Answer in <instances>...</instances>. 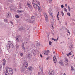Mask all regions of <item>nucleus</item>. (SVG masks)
<instances>
[{"label": "nucleus", "mask_w": 75, "mask_h": 75, "mask_svg": "<svg viewBox=\"0 0 75 75\" xmlns=\"http://www.w3.org/2000/svg\"><path fill=\"white\" fill-rule=\"evenodd\" d=\"M45 19L46 20V21L47 22V23L48 22V17L47 18H45Z\"/></svg>", "instance_id": "30"}, {"label": "nucleus", "mask_w": 75, "mask_h": 75, "mask_svg": "<svg viewBox=\"0 0 75 75\" xmlns=\"http://www.w3.org/2000/svg\"><path fill=\"white\" fill-rule=\"evenodd\" d=\"M19 45H16V49H18L19 48Z\"/></svg>", "instance_id": "28"}, {"label": "nucleus", "mask_w": 75, "mask_h": 75, "mask_svg": "<svg viewBox=\"0 0 75 75\" xmlns=\"http://www.w3.org/2000/svg\"><path fill=\"white\" fill-rule=\"evenodd\" d=\"M4 10H7V8L5 7H4Z\"/></svg>", "instance_id": "53"}, {"label": "nucleus", "mask_w": 75, "mask_h": 75, "mask_svg": "<svg viewBox=\"0 0 75 75\" xmlns=\"http://www.w3.org/2000/svg\"><path fill=\"white\" fill-rule=\"evenodd\" d=\"M65 7H67V4H65Z\"/></svg>", "instance_id": "58"}, {"label": "nucleus", "mask_w": 75, "mask_h": 75, "mask_svg": "<svg viewBox=\"0 0 75 75\" xmlns=\"http://www.w3.org/2000/svg\"><path fill=\"white\" fill-rule=\"evenodd\" d=\"M46 59H47V60H48V59H50V57H47L46 58Z\"/></svg>", "instance_id": "51"}, {"label": "nucleus", "mask_w": 75, "mask_h": 75, "mask_svg": "<svg viewBox=\"0 0 75 75\" xmlns=\"http://www.w3.org/2000/svg\"><path fill=\"white\" fill-rule=\"evenodd\" d=\"M11 24H12V25H13V22L11 21Z\"/></svg>", "instance_id": "57"}, {"label": "nucleus", "mask_w": 75, "mask_h": 75, "mask_svg": "<svg viewBox=\"0 0 75 75\" xmlns=\"http://www.w3.org/2000/svg\"><path fill=\"white\" fill-rule=\"evenodd\" d=\"M36 2H37V3H38V4L39 6H40V2H39V1H37V0H36Z\"/></svg>", "instance_id": "36"}, {"label": "nucleus", "mask_w": 75, "mask_h": 75, "mask_svg": "<svg viewBox=\"0 0 75 75\" xmlns=\"http://www.w3.org/2000/svg\"><path fill=\"white\" fill-rule=\"evenodd\" d=\"M31 20L33 22H34L35 21V17L32 16L31 17Z\"/></svg>", "instance_id": "9"}, {"label": "nucleus", "mask_w": 75, "mask_h": 75, "mask_svg": "<svg viewBox=\"0 0 75 75\" xmlns=\"http://www.w3.org/2000/svg\"><path fill=\"white\" fill-rule=\"evenodd\" d=\"M68 61V59L66 58L65 59V62H67Z\"/></svg>", "instance_id": "34"}, {"label": "nucleus", "mask_w": 75, "mask_h": 75, "mask_svg": "<svg viewBox=\"0 0 75 75\" xmlns=\"http://www.w3.org/2000/svg\"><path fill=\"white\" fill-rule=\"evenodd\" d=\"M22 48L23 50H25V47H24V46L22 47Z\"/></svg>", "instance_id": "43"}, {"label": "nucleus", "mask_w": 75, "mask_h": 75, "mask_svg": "<svg viewBox=\"0 0 75 75\" xmlns=\"http://www.w3.org/2000/svg\"><path fill=\"white\" fill-rule=\"evenodd\" d=\"M27 21H28V22H29V23H33V21L31 20L30 19H28V20Z\"/></svg>", "instance_id": "26"}, {"label": "nucleus", "mask_w": 75, "mask_h": 75, "mask_svg": "<svg viewBox=\"0 0 75 75\" xmlns=\"http://www.w3.org/2000/svg\"><path fill=\"white\" fill-rule=\"evenodd\" d=\"M63 75H66V74H65V73H64V74Z\"/></svg>", "instance_id": "64"}, {"label": "nucleus", "mask_w": 75, "mask_h": 75, "mask_svg": "<svg viewBox=\"0 0 75 75\" xmlns=\"http://www.w3.org/2000/svg\"><path fill=\"white\" fill-rule=\"evenodd\" d=\"M28 70L30 71H31L33 70V68H32V66H30L28 67Z\"/></svg>", "instance_id": "12"}, {"label": "nucleus", "mask_w": 75, "mask_h": 75, "mask_svg": "<svg viewBox=\"0 0 75 75\" xmlns=\"http://www.w3.org/2000/svg\"><path fill=\"white\" fill-rule=\"evenodd\" d=\"M35 16L36 17H37V18H39V16L38 15V14H35Z\"/></svg>", "instance_id": "38"}, {"label": "nucleus", "mask_w": 75, "mask_h": 75, "mask_svg": "<svg viewBox=\"0 0 75 75\" xmlns=\"http://www.w3.org/2000/svg\"><path fill=\"white\" fill-rule=\"evenodd\" d=\"M27 67L28 66H26V67H25V65H24V66H23V64H22V67L21 69V72H23L24 71V70H25V69H26L27 68Z\"/></svg>", "instance_id": "2"}, {"label": "nucleus", "mask_w": 75, "mask_h": 75, "mask_svg": "<svg viewBox=\"0 0 75 75\" xmlns=\"http://www.w3.org/2000/svg\"><path fill=\"white\" fill-rule=\"evenodd\" d=\"M53 60L54 63H56V62H57V58H56V57H55V56H54L53 57Z\"/></svg>", "instance_id": "10"}, {"label": "nucleus", "mask_w": 75, "mask_h": 75, "mask_svg": "<svg viewBox=\"0 0 75 75\" xmlns=\"http://www.w3.org/2000/svg\"><path fill=\"white\" fill-rule=\"evenodd\" d=\"M2 68V65L1 64L0 65V69H1Z\"/></svg>", "instance_id": "46"}, {"label": "nucleus", "mask_w": 75, "mask_h": 75, "mask_svg": "<svg viewBox=\"0 0 75 75\" xmlns=\"http://www.w3.org/2000/svg\"><path fill=\"white\" fill-rule=\"evenodd\" d=\"M39 70L40 71H41L42 72L43 70L42 69V68L41 67V66H39Z\"/></svg>", "instance_id": "17"}, {"label": "nucleus", "mask_w": 75, "mask_h": 75, "mask_svg": "<svg viewBox=\"0 0 75 75\" xmlns=\"http://www.w3.org/2000/svg\"><path fill=\"white\" fill-rule=\"evenodd\" d=\"M58 16H59V15L57 14V18L58 17Z\"/></svg>", "instance_id": "59"}, {"label": "nucleus", "mask_w": 75, "mask_h": 75, "mask_svg": "<svg viewBox=\"0 0 75 75\" xmlns=\"http://www.w3.org/2000/svg\"><path fill=\"white\" fill-rule=\"evenodd\" d=\"M20 55L21 56H23V54L22 53H20Z\"/></svg>", "instance_id": "49"}, {"label": "nucleus", "mask_w": 75, "mask_h": 75, "mask_svg": "<svg viewBox=\"0 0 75 75\" xmlns=\"http://www.w3.org/2000/svg\"><path fill=\"white\" fill-rule=\"evenodd\" d=\"M61 14H62V16H63L64 15V12H63V11H62L61 12Z\"/></svg>", "instance_id": "33"}, {"label": "nucleus", "mask_w": 75, "mask_h": 75, "mask_svg": "<svg viewBox=\"0 0 75 75\" xmlns=\"http://www.w3.org/2000/svg\"><path fill=\"white\" fill-rule=\"evenodd\" d=\"M36 46H40V43H39L38 42H37L36 43Z\"/></svg>", "instance_id": "32"}, {"label": "nucleus", "mask_w": 75, "mask_h": 75, "mask_svg": "<svg viewBox=\"0 0 75 75\" xmlns=\"http://www.w3.org/2000/svg\"><path fill=\"white\" fill-rule=\"evenodd\" d=\"M61 8H63L64 7V5H61Z\"/></svg>", "instance_id": "52"}, {"label": "nucleus", "mask_w": 75, "mask_h": 75, "mask_svg": "<svg viewBox=\"0 0 75 75\" xmlns=\"http://www.w3.org/2000/svg\"><path fill=\"white\" fill-rule=\"evenodd\" d=\"M38 10L39 12H41V7L39 6H38Z\"/></svg>", "instance_id": "23"}, {"label": "nucleus", "mask_w": 75, "mask_h": 75, "mask_svg": "<svg viewBox=\"0 0 75 75\" xmlns=\"http://www.w3.org/2000/svg\"><path fill=\"white\" fill-rule=\"evenodd\" d=\"M71 69L72 71H74L75 69H74V67H73V66H71Z\"/></svg>", "instance_id": "22"}, {"label": "nucleus", "mask_w": 75, "mask_h": 75, "mask_svg": "<svg viewBox=\"0 0 75 75\" xmlns=\"http://www.w3.org/2000/svg\"><path fill=\"white\" fill-rule=\"evenodd\" d=\"M28 58L29 59H30L31 58V53H29L28 54Z\"/></svg>", "instance_id": "20"}, {"label": "nucleus", "mask_w": 75, "mask_h": 75, "mask_svg": "<svg viewBox=\"0 0 75 75\" xmlns=\"http://www.w3.org/2000/svg\"><path fill=\"white\" fill-rule=\"evenodd\" d=\"M22 28V30H24V27H23V28Z\"/></svg>", "instance_id": "62"}, {"label": "nucleus", "mask_w": 75, "mask_h": 75, "mask_svg": "<svg viewBox=\"0 0 75 75\" xmlns=\"http://www.w3.org/2000/svg\"><path fill=\"white\" fill-rule=\"evenodd\" d=\"M8 19H4V22H5V23H8Z\"/></svg>", "instance_id": "27"}, {"label": "nucleus", "mask_w": 75, "mask_h": 75, "mask_svg": "<svg viewBox=\"0 0 75 75\" xmlns=\"http://www.w3.org/2000/svg\"><path fill=\"white\" fill-rule=\"evenodd\" d=\"M10 15H11L10 13H8L6 15V17H7V18H8V17L10 16Z\"/></svg>", "instance_id": "15"}, {"label": "nucleus", "mask_w": 75, "mask_h": 75, "mask_svg": "<svg viewBox=\"0 0 75 75\" xmlns=\"http://www.w3.org/2000/svg\"><path fill=\"white\" fill-rule=\"evenodd\" d=\"M50 53V51L48 50L47 51L46 50H45L43 52V54L44 55H48V54Z\"/></svg>", "instance_id": "5"}, {"label": "nucleus", "mask_w": 75, "mask_h": 75, "mask_svg": "<svg viewBox=\"0 0 75 75\" xmlns=\"http://www.w3.org/2000/svg\"><path fill=\"white\" fill-rule=\"evenodd\" d=\"M6 64V60L4 59L3 62V65L4 66H5Z\"/></svg>", "instance_id": "16"}, {"label": "nucleus", "mask_w": 75, "mask_h": 75, "mask_svg": "<svg viewBox=\"0 0 75 75\" xmlns=\"http://www.w3.org/2000/svg\"><path fill=\"white\" fill-rule=\"evenodd\" d=\"M15 9L13 8H11V11H15Z\"/></svg>", "instance_id": "25"}, {"label": "nucleus", "mask_w": 75, "mask_h": 75, "mask_svg": "<svg viewBox=\"0 0 75 75\" xmlns=\"http://www.w3.org/2000/svg\"><path fill=\"white\" fill-rule=\"evenodd\" d=\"M52 30L54 29V27L53 26H52Z\"/></svg>", "instance_id": "47"}, {"label": "nucleus", "mask_w": 75, "mask_h": 75, "mask_svg": "<svg viewBox=\"0 0 75 75\" xmlns=\"http://www.w3.org/2000/svg\"><path fill=\"white\" fill-rule=\"evenodd\" d=\"M54 71L53 70H49L48 75H54Z\"/></svg>", "instance_id": "3"}, {"label": "nucleus", "mask_w": 75, "mask_h": 75, "mask_svg": "<svg viewBox=\"0 0 75 75\" xmlns=\"http://www.w3.org/2000/svg\"><path fill=\"white\" fill-rule=\"evenodd\" d=\"M24 43H23L22 44V47H24Z\"/></svg>", "instance_id": "45"}, {"label": "nucleus", "mask_w": 75, "mask_h": 75, "mask_svg": "<svg viewBox=\"0 0 75 75\" xmlns=\"http://www.w3.org/2000/svg\"><path fill=\"white\" fill-rule=\"evenodd\" d=\"M33 5L34 7L35 8L37 7V5L35 4V1L34 0H33L32 2Z\"/></svg>", "instance_id": "7"}, {"label": "nucleus", "mask_w": 75, "mask_h": 75, "mask_svg": "<svg viewBox=\"0 0 75 75\" xmlns=\"http://www.w3.org/2000/svg\"><path fill=\"white\" fill-rule=\"evenodd\" d=\"M49 45H51V44H52V42L51 41H49Z\"/></svg>", "instance_id": "39"}, {"label": "nucleus", "mask_w": 75, "mask_h": 75, "mask_svg": "<svg viewBox=\"0 0 75 75\" xmlns=\"http://www.w3.org/2000/svg\"><path fill=\"white\" fill-rule=\"evenodd\" d=\"M52 40H53L54 41H57L58 40V38H57V39H55L53 38H52Z\"/></svg>", "instance_id": "21"}, {"label": "nucleus", "mask_w": 75, "mask_h": 75, "mask_svg": "<svg viewBox=\"0 0 75 75\" xmlns=\"http://www.w3.org/2000/svg\"><path fill=\"white\" fill-rule=\"evenodd\" d=\"M57 18V19H58V20H59V17H58Z\"/></svg>", "instance_id": "60"}, {"label": "nucleus", "mask_w": 75, "mask_h": 75, "mask_svg": "<svg viewBox=\"0 0 75 75\" xmlns=\"http://www.w3.org/2000/svg\"><path fill=\"white\" fill-rule=\"evenodd\" d=\"M67 33H69V34H71V33L69 32V30H67Z\"/></svg>", "instance_id": "48"}, {"label": "nucleus", "mask_w": 75, "mask_h": 75, "mask_svg": "<svg viewBox=\"0 0 75 75\" xmlns=\"http://www.w3.org/2000/svg\"><path fill=\"white\" fill-rule=\"evenodd\" d=\"M40 57H42V58L43 57V56H42V54H40Z\"/></svg>", "instance_id": "50"}, {"label": "nucleus", "mask_w": 75, "mask_h": 75, "mask_svg": "<svg viewBox=\"0 0 75 75\" xmlns=\"http://www.w3.org/2000/svg\"><path fill=\"white\" fill-rule=\"evenodd\" d=\"M15 17H16V18H19V17H20V16H19V15H16L15 16Z\"/></svg>", "instance_id": "35"}, {"label": "nucleus", "mask_w": 75, "mask_h": 75, "mask_svg": "<svg viewBox=\"0 0 75 75\" xmlns=\"http://www.w3.org/2000/svg\"><path fill=\"white\" fill-rule=\"evenodd\" d=\"M49 3H52V0H49Z\"/></svg>", "instance_id": "42"}, {"label": "nucleus", "mask_w": 75, "mask_h": 75, "mask_svg": "<svg viewBox=\"0 0 75 75\" xmlns=\"http://www.w3.org/2000/svg\"><path fill=\"white\" fill-rule=\"evenodd\" d=\"M10 45H7L6 46L7 47V49L8 50H9V49H10Z\"/></svg>", "instance_id": "24"}, {"label": "nucleus", "mask_w": 75, "mask_h": 75, "mask_svg": "<svg viewBox=\"0 0 75 75\" xmlns=\"http://www.w3.org/2000/svg\"><path fill=\"white\" fill-rule=\"evenodd\" d=\"M49 14H50V16H51V18L52 21H54V18L53 17V16L52 15V13H51V11H50V10L49 11Z\"/></svg>", "instance_id": "8"}, {"label": "nucleus", "mask_w": 75, "mask_h": 75, "mask_svg": "<svg viewBox=\"0 0 75 75\" xmlns=\"http://www.w3.org/2000/svg\"><path fill=\"white\" fill-rule=\"evenodd\" d=\"M16 41H17V42H19V41L21 39V37L20 35H18L16 36Z\"/></svg>", "instance_id": "4"}, {"label": "nucleus", "mask_w": 75, "mask_h": 75, "mask_svg": "<svg viewBox=\"0 0 75 75\" xmlns=\"http://www.w3.org/2000/svg\"><path fill=\"white\" fill-rule=\"evenodd\" d=\"M31 52L33 54H36L37 50L35 49H33L31 51Z\"/></svg>", "instance_id": "14"}, {"label": "nucleus", "mask_w": 75, "mask_h": 75, "mask_svg": "<svg viewBox=\"0 0 75 75\" xmlns=\"http://www.w3.org/2000/svg\"><path fill=\"white\" fill-rule=\"evenodd\" d=\"M68 9L69 11H71V8H68Z\"/></svg>", "instance_id": "54"}, {"label": "nucleus", "mask_w": 75, "mask_h": 75, "mask_svg": "<svg viewBox=\"0 0 75 75\" xmlns=\"http://www.w3.org/2000/svg\"><path fill=\"white\" fill-rule=\"evenodd\" d=\"M64 10L66 11V12H67V9L65 8H64Z\"/></svg>", "instance_id": "37"}, {"label": "nucleus", "mask_w": 75, "mask_h": 75, "mask_svg": "<svg viewBox=\"0 0 75 75\" xmlns=\"http://www.w3.org/2000/svg\"><path fill=\"white\" fill-rule=\"evenodd\" d=\"M27 4L29 8H31V9L33 8H32V6H31V4H30V3H28V2H27Z\"/></svg>", "instance_id": "11"}, {"label": "nucleus", "mask_w": 75, "mask_h": 75, "mask_svg": "<svg viewBox=\"0 0 75 75\" xmlns=\"http://www.w3.org/2000/svg\"><path fill=\"white\" fill-rule=\"evenodd\" d=\"M13 72V69L8 67L6 69L5 72V75H12Z\"/></svg>", "instance_id": "1"}, {"label": "nucleus", "mask_w": 75, "mask_h": 75, "mask_svg": "<svg viewBox=\"0 0 75 75\" xmlns=\"http://www.w3.org/2000/svg\"><path fill=\"white\" fill-rule=\"evenodd\" d=\"M59 63L60 64V65H61V66H62V67H64V63H63V62H59Z\"/></svg>", "instance_id": "13"}, {"label": "nucleus", "mask_w": 75, "mask_h": 75, "mask_svg": "<svg viewBox=\"0 0 75 75\" xmlns=\"http://www.w3.org/2000/svg\"><path fill=\"white\" fill-rule=\"evenodd\" d=\"M54 25V24L53 23H52L51 24V26H53Z\"/></svg>", "instance_id": "56"}, {"label": "nucleus", "mask_w": 75, "mask_h": 75, "mask_svg": "<svg viewBox=\"0 0 75 75\" xmlns=\"http://www.w3.org/2000/svg\"><path fill=\"white\" fill-rule=\"evenodd\" d=\"M44 16L45 18H47L48 17V16H47V14L45 13L44 15Z\"/></svg>", "instance_id": "31"}, {"label": "nucleus", "mask_w": 75, "mask_h": 75, "mask_svg": "<svg viewBox=\"0 0 75 75\" xmlns=\"http://www.w3.org/2000/svg\"><path fill=\"white\" fill-rule=\"evenodd\" d=\"M67 15H68V16H71V14H70V13L69 12L67 13Z\"/></svg>", "instance_id": "40"}, {"label": "nucleus", "mask_w": 75, "mask_h": 75, "mask_svg": "<svg viewBox=\"0 0 75 75\" xmlns=\"http://www.w3.org/2000/svg\"><path fill=\"white\" fill-rule=\"evenodd\" d=\"M23 67H24V65H25V67H27V66L28 67V63L25 60H24L23 62Z\"/></svg>", "instance_id": "6"}, {"label": "nucleus", "mask_w": 75, "mask_h": 75, "mask_svg": "<svg viewBox=\"0 0 75 75\" xmlns=\"http://www.w3.org/2000/svg\"><path fill=\"white\" fill-rule=\"evenodd\" d=\"M17 13H22V12H23V10H17Z\"/></svg>", "instance_id": "18"}, {"label": "nucleus", "mask_w": 75, "mask_h": 75, "mask_svg": "<svg viewBox=\"0 0 75 75\" xmlns=\"http://www.w3.org/2000/svg\"><path fill=\"white\" fill-rule=\"evenodd\" d=\"M8 43V45H10L11 46H12V45H13V43H11L10 41H9Z\"/></svg>", "instance_id": "19"}, {"label": "nucleus", "mask_w": 75, "mask_h": 75, "mask_svg": "<svg viewBox=\"0 0 75 75\" xmlns=\"http://www.w3.org/2000/svg\"><path fill=\"white\" fill-rule=\"evenodd\" d=\"M71 47H72V45H73V44H72V43H71Z\"/></svg>", "instance_id": "63"}, {"label": "nucleus", "mask_w": 75, "mask_h": 75, "mask_svg": "<svg viewBox=\"0 0 75 75\" xmlns=\"http://www.w3.org/2000/svg\"><path fill=\"white\" fill-rule=\"evenodd\" d=\"M43 75V73H42V74H40V73H38V75Z\"/></svg>", "instance_id": "41"}, {"label": "nucleus", "mask_w": 75, "mask_h": 75, "mask_svg": "<svg viewBox=\"0 0 75 75\" xmlns=\"http://www.w3.org/2000/svg\"><path fill=\"white\" fill-rule=\"evenodd\" d=\"M71 55V53L70 52H69L68 54H67V57H68L69 55Z\"/></svg>", "instance_id": "29"}, {"label": "nucleus", "mask_w": 75, "mask_h": 75, "mask_svg": "<svg viewBox=\"0 0 75 75\" xmlns=\"http://www.w3.org/2000/svg\"><path fill=\"white\" fill-rule=\"evenodd\" d=\"M8 1L9 2H11L13 1V0H8Z\"/></svg>", "instance_id": "44"}, {"label": "nucleus", "mask_w": 75, "mask_h": 75, "mask_svg": "<svg viewBox=\"0 0 75 75\" xmlns=\"http://www.w3.org/2000/svg\"><path fill=\"white\" fill-rule=\"evenodd\" d=\"M68 6V8H70V7L69 6Z\"/></svg>", "instance_id": "61"}, {"label": "nucleus", "mask_w": 75, "mask_h": 75, "mask_svg": "<svg viewBox=\"0 0 75 75\" xmlns=\"http://www.w3.org/2000/svg\"><path fill=\"white\" fill-rule=\"evenodd\" d=\"M2 50H1V49L0 48V53H1V52Z\"/></svg>", "instance_id": "55"}]
</instances>
